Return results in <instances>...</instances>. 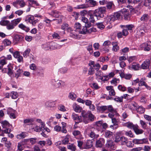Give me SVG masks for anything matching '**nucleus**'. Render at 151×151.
<instances>
[{
    "label": "nucleus",
    "mask_w": 151,
    "mask_h": 151,
    "mask_svg": "<svg viewBox=\"0 0 151 151\" xmlns=\"http://www.w3.org/2000/svg\"><path fill=\"white\" fill-rule=\"evenodd\" d=\"M121 14L119 12H116L113 15L108 16L105 19V23L107 24H111L115 20L119 19L120 18Z\"/></svg>",
    "instance_id": "f257e3e1"
},
{
    "label": "nucleus",
    "mask_w": 151,
    "mask_h": 151,
    "mask_svg": "<svg viewBox=\"0 0 151 151\" xmlns=\"http://www.w3.org/2000/svg\"><path fill=\"white\" fill-rule=\"evenodd\" d=\"M106 11V7H101L96 9L94 11L93 14L98 19H99L104 17V14L105 13Z\"/></svg>",
    "instance_id": "f03ea898"
},
{
    "label": "nucleus",
    "mask_w": 151,
    "mask_h": 151,
    "mask_svg": "<svg viewBox=\"0 0 151 151\" xmlns=\"http://www.w3.org/2000/svg\"><path fill=\"white\" fill-rule=\"evenodd\" d=\"M99 132L97 129L95 128L92 127L90 129V132L88 134L89 136L91 138L93 139H96L99 137V135L98 133Z\"/></svg>",
    "instance_id": "7ed1b4c3"
},
{
    "label": "nucleus",
    "mask_w": 151,
    "mask_h": 151,
    "mask_svg": "<svg viewBox=\"0 0 151 151\" xmlns=\"http://www.w3.org/2000/svg\"><path fill=\"white\" fill-rule=\"evenodd\" d=\"M51 83L52 85L56 88H61L64 86L65 84L64 81L59 80H52Z\"/></svg>",
    "instance_id": "20e7f679"
},
{
    "label": "nucleus",
    "mask_w": 151,
    "mask_h": 151,
    "mask_svg": "<svg viewBox=\"0 0 151 151\" xmlns=\"http://www.w3.org/2000/svg\"><path fill=\"white\" fill-rule=\"evenodd\" d=\"M105 140L103 138L100 137L96 141V147L97 148H101L104 145Z\"/></svg>",
    "instance_id": "39448f33"
},
{
    "label": "nucleus",
    "mask_w": 151,
    "mask_h": 151,
    "mask_svg": "<svg viewBox=\"0 0 151 151\" xmlns=\"http://www.w3.org/2000/svg\"><path fill=\"white\" fill-rule=\"evenodd\" d=\"M120 12L122 14V16H124L125 20H128L130 19V15L129 13L128 10L124 8L121 10Z\"/></svg>",
    "instance_id": "423d86ee"
},
{
    "label": "nucleus",
    "mask_w": 151,
    "mask_h": 151,
    "mask_svg": "<svg viewBox=\"0 0 151 151\" xmlns=\"http://www.w3.org/2000/svg\"><path fill=\"white\" fill-rule=\"evenodd\" d=\"M133 142L135 144H140L146 143L148 142L147 138H144L142 139H134L132 140Z\"/></svg>",
    "instance_id": "0eeeda50"
},
{
    "label": "nucleus",
    "mask_w": 151,
    "mask_h": 151,
    "mask_svg": "<svg viewBox=\"0 0 151 151\" xmlns=\"http://www.w3.org/2000/svg\"><path fill=\"white\" fill-rule=\"evenodd\" d=\"M55 101H46L45 103V107L48 108H51L55 107Z\"/></svg>",
    "instance_id": "6e6552de"
},
{
    "label": "nucleus",
    "mask_w": 151,
    "mask_h": 151,
    "mask_svg": "<svg viewBox=\"0 0 151 151\" xmlns=\"http://www.w3.org/2000/svg\"><path fill=\"white\" fill-rule=\"evenodd\" d=\"M140 47L145 51H148L151 49L150 45L146 43L141 44Z\"/></svg>",
    "instance_id": "1a4fd4ad"
},
{
    "label": "nucleus",
    "mask_w": 151,
    "mask_h": 151,
    "mask_svg": "<svg viewBox=\"0 0 151 151\" xmlns=\"http://www.w3.org/2000/svg\"><path fill=\"white\" fill-rule=\"evenodd\" d=\"M93 146V141L92 140H87L85 143L84 144V147L83 148L84 149H88L91 148Z\"/></svg>",
    "instance_id": "9d476101"
},
{
    "label": "nucleus",
    "mask_w": 151,
    "mask_h": 151,
    "mask_svg": "<svg viewBox=\"0 0 151 151\" xmlns=\"http://www.w3.org/2000/svg\"><path fill=\"white\" fill-rule=\"evenodd\" d=\"M50 43V50H53L55 49H60L62 47V45L54 42H52Z\"/></svg>",
    "instance_id": "9b49d317"
},
{
    "label": "nucleus",
    "mask_w": 151,
    "mask_h": 151,
    "mask_svg": "<svg viewBox=\"0 0 151 151\" xmlns=\"http://www.w3.org/2000/svg\"><path fill=\"white\" fill-rule=\"evenodd\" d=\"M34 19V17L32 16L29 15L28 17L27 18V21L33 25H35L36 23L38 22L37 19L35 20Z\"/></svg>",
    "instance_id": "f8f14e48"
},
{
    "label": "nucleus",
    "mask_w": 151,
    "mask_h": 151,
    "mask_svg": "<svg viewBox=\"0 0 151 151\" xmlns=\"http://www.w3.org/2000/svg\"><path fill=\"white\" fill-rule=\"evenodd\" d=\"M150 18V16L148 14H144L142 16L140 20L142 22H146L148 21Z\"/></svg>",
    "instance_id": "ddd939ff"
},
{
    "label": "nucleus",
    "mask_w": 151,
    "mask_h": 151,
    "mask_svg": "<svg viewBox=\"0 0 151 151\" xmlns=\"http://www.w3.org/2000/svg\"><path fill=\"white\" fill-rule=\"evenodd\" d=\"M97 110L98 112L103 113L107 110L106 106H97Z\"/></svg>",
    "instance_id": "4468645a"
},
{
    "label": "nucleus",
    "mask_w": 151,
    "mask_h": 151,
    "mask_svg": "<svg viewBox=\"0 0 151 151\" xmlns=\"http://www.w3.org/2000/svg\"><path fill=\"white\" fill-rule=\"evenodd\" d=\"M150 61L147 60L144 61L141 65V67L143 69H146L148 68L149 66Z\"/></svg>",
    "instance_id": "2eb2a0df"
},
{
    "label": "nucleus",
    "mask_w": 151,
    "mask_h": 151,
    "mask_svg": "<svg viewBox=\"0 0 151 151\" xmlns=\"http://www.w3.org/2000/svg\"><path fill=\"white\" fill-rule=\"evenodd\" d=\"M134 127V130L137 134H142L143 132L144 131L142 129H139V126L137 125Z\"/></svg>",
    "instance_id": "dca6fc26"
},
{
    "label": "nucleus",
    "mask_w": 151,
    "mask_h": 151,
    "mask_svg": "<svg viewBox=\"0 0 151 151\" xmlns=\"http://www.w3.org/2000/svg\"><path fill=\"white\" fill-rule=\"evenodd\" d=\"M1 124L3 128H6V129L7 128L10 129V127H12L9 123L6 121L2 122Z\"/></svg>",
    "instance_id": "f3484780"
},
{
    "label": "nucleus",
    "mask_w": 151,
    "mask_h": 151,
    "mask_svg": "<svg viewBox=\"0 0 151 151\" xmlns=\"http://www.w3.org/2000/svg\"><path fill=\"white\" fill-rule=\"evenodd\" d=\"M23 37L22 35H15L14 37V41L17 42L21 41L23 39Z\"/></svg>",
    "instance_id": "a211bd4d"
},
{
    "label": "nucleus",
    "mask_w": 151,
    "mask_h": 151,
    "mask_svg": "<svg viewBox=\"0 0 151 151\" xmlns=\"http://www.w3.org/2000/svg\"><path fill=\"white\" fill-rule=\"evenodd\" d=\"M49 14L52 17L56 18L59 17L60 15L59 12L56 10L52 11Z\"/></svg>",
    "instance_id": "6ab92c4d"
},
{
    "label": "nucleus",
    "mask_w": 151,
    "mask_h": 151,
    "mask_svg": "<svg viewBox=\"0 0 151 151\" xmlns=\"http://www.w3.org/2000/svg\"><path fill=\"white\" fill-rule=\"evenodd\" d=\"M27 133L25 132H22L21 134L17 135L16 137L18 139L24 138L27 136Z\"/></svg>",
    "instance_id": "aec40b11"
},
{
    "label": "nucleus",
    "mask_w": 151,
    "mask_h": 151,
    "mask_svg": "<svg viewBox=\"0 0 151 151\" xmlns=\"http://www.w3.org/2000/svg\"><path fill=\"white\" fill-rule=\"evenodd\" d=\"M42 126H38L37 125H36L35 127H33L32 129L34 130V131H35L38 132H40L41 131H42Z\"/></svg>",
    "instance_id": "412c9836"
},
{
    "label": "nucleus",
    "mask_w": 151,
    "mask_h": 151,
    "mask_svg": "<svg viewBox=\"0 0 151 151\" xmlns=\"http://www.w3.org/2000/svg\"><path fill=\"white\" fill-rule=\"evenodd\" d=\"M11 132V129L9 128H7L6 129L2 130L0 131V136H4V133H9Z\"/></svg>",
    "instance_id": "4be33fe9"
},
{
    "label": "nucleus",
    "mask_w": 151,
    "mask_h": 151,
    "mask_svg": "<svg viewBox=\"0 0 151 151\" xmlns=\"http://www.w3.org/2000/svg\"><path fill=\"white\" fill-rule=\"evenodd\" d=\"M50 43H47L43 44L42 46V49L45 50H50Z\"/></svg>",
    "instance_id": "5701e85b"
},
{
    "label": "nucleus",
    "mask_w": 151,
    "mask_h": 151,
    "mask_svg": "<svg viewBox=\"0 0 151 151\" xmlns=\"http://www.w3.org/2000/svg\"><path fill=\"white\" fill-rule=\"evenodd\" d=\"M21 20V18H18L16 19H14L11 21V23L14 24V26H16L19 23Z\"/></svg>",
    "instance_id": "b1692460"
},
{
    "label": "nucleus",
    "mask_w": 151,
    "mask_h": 151,
    "mask_svg": "<svg viewBox=\"0 0 151 151\" xmlns=\"http://www.w3.org/2000/svg\"><path fill=\"white\" fill-rule=\"evenodd\" d=\"M18 27L21 29L27 32H28L29 30V29L28 27H26L22 23L19 24Z\"/></svg>",
    "instance_id": "393cba45"
},
{
    "label": "nucleus",
    "mask_w": 151,
    "mask_h": 151,
    "mask_svg": "<svg viewBox=\"0 0 151 151\" xmlns=\"http://www.w3.org/2000/svg\"><path fill=\"white\" fill-rule=\"evenodd\" d=\"M137 124H134L131 122H127L126 124V126L128 128L130 129H133V130L134 128Z\"/></svg>",
    "instance_id": "a878e982"
},
{
    "label": "nucleus",
    "mask_w": 151,
    "mask_h": 151,
    "mask_svg": "<svg viewBox=\"0 0 151 151\" xmlns=\"http://www.w3.org/2000/svg\"><path fill=\"white\" fill-rule=\"evenodd\" d=\"M2 43L5 46H9L11 44V42L8 39H5L2 42Z\"/></svg>",
    "instance_id": "bb28decb"
},
{
    "label": "nucleus",
    "mask_w": 151,
    "mask_h": 151,
    "mask_svg": "<svg viewBox=\"0 0 151 151\" xmlns=\"http://www.w3.org/2000/svg\"><path fill=\"white\" fill-rule=\"evenodd\" d=\"M128 139L124 137H121V145H126Z\"/></svg>",
    "instance_id": "cd10ccee"
},
{
    "label": "nucleus",
    "mask_w": 151,
    "mask_h": 151,
    "mask_svg": "<svg viewBox=\"0 0 151 151\" xmlns=\"http://www.w3.org/2000/svg\"><path fill=\"white\" fill-rule=\"evenodd\" d=\"M106 147L113 149L114 148V144L111 141L108 142L106 144Z\"/></svg>",
    "instance_id": "c85d7f7f"
},
{
    "label": "nucleus",
    "mask_w": 151,
    "mask_h": 151,
    "mask_svg": "<svg viewBox=\"0 0 151 151\" xmlns=\"http://www.w3.org/2000/svg\"><path fill=\"white\" fill-rule=\"evenodd\" d=\"M113 135V133L109 131H106L105 132V136L107 138L111 137Z\"/></svg>",
    "instance_id": "c756f323"
},
{
    "label": "nucleus",
    "mask_w": 151,
    "mask_h": 151,
    "mask_svg": "<svg viewBox=\"0 0 151 151\" xmlns=\"http://www.w3.org/2000/svg\"><path fill=\"white\" fill-rule=\"evenodd\" d=\"M88 29L85 26L83 27L82 30L79 31V33L80 34H86L88 33Z\"/></svg>",
    "instance_id": "7c9ffc66"
},
{
    "label": "nucleus",
    "mask_w": 151,
    "mask_h": 151,
    "mask_svg": "<svg viewBox=\"0 0 151 151\" xmlns=\"http://www.w3.org/2000/svg\"><path fill=\"white\" fill-rule=\"evenodd\" d=\"M31 50L29 48L27 49L23 53V55L24 58H27Z\"/></svg>",
    "instance_id": "2f4dec72"
},
{
    "label": "nucleus",
    "mask_w": 151,
    "mask_h": 151,
    "mask_svg": "<svg viewBox=\"0 0 151 151\" xmlns=\"http://www.w3.org/2000/svg\"><path fill=\"white\" fill-rule=\"evenodd\" d=\"M22 72L23 70L22 69H19L17 70L15 76V77L17 79L20 76L21 73Z\"/></svg>",
    "instance_id": "473e14b6"
},
{
    "label": "nucleus",
    "mask_w": 151,
    "mask_h": 151,
    "mask_svg": "<svg viewBox=\"0 0 151 151\" xmlns=\"http://www.w3.org/2000/svg\"><path fill=\"white\" fill-rule=\"evenodd\" d=\"M74 110L77 112H80L81 111V108L78 105L75 104L73 106Z\"/></svg>",
    "instance_id": "72a5a7b5"
},
{
    "label": "nucleus",
    "mask_w": 151,
    "mask_h": 151,
    "mask_svg": "<svg viewBox=\"0 0 151 151\" xmlns=\"http://www.w3.org/2000/svg\"><path fill=\"white\" fill-rule=\"evenodd\" d=\"M69 135H67L62 141L63 143L64 144H67L69 141Z\"/></svg>",
    "instance_id": "f704fd0d"
},
{
    "label": "nucleus",
    "mask_w": 151,
    "mask_h": 151,
    "mask_svg": "<svg viewBox=\"0 0 151 151\" xmlns=\"http://www.w3.org/2000/svg\"><path fill=\"white\" fill-rule=\"evenodd\" d=\"M111 44V42L109 40H107L105 41L103 44V46L105 48H107Z\"/></svg>",
    "instance_id": "c9c22d12"
},
{
    "label": "nucleus",
    "mask_w": 151,
    "mask_h": 151,
    "mask_svg": "<svg viewBox=\"0 0 151 151\" xmlns=\"http://www.w3.org/2000/svg\"><path fill=\"white\" fill-rule=\"evenodd\" d=\"M88 117L90 121L93 122L96 119V117H95L94 115L91 113L89 114Z\"/></svg>",
    "instance_id": "e433bc0d"
},
{
    "label": "nucleus",
    "mask_w": 151,
    "mask_h": 151,
    "mask_svg": "<svg viewBox=\"0 0 151 151\" xmlns=\"http://www.w3.org/2000/svg\"><path fill=\"white\" fill-rule=\"evenodd\" d=\"M88 7V5L85 4H83L78 5L77 6V8L78 9H85L87 8Z\"/></svg>",
    "instance_id": "4c0bfd02"
},
{
    "label": "nucleus",
    "mask_w": 151,
    "mask_h": 151,
    "mask_svg": "<svg viewBox=\"0 0 151 151\" xmlns=\"http://www.w3.org/2000/svg\"><path fill=\"white\" fill-rule=\"evenodd\" d=\"M10 96L13 99H16L18 96V95L17 92L15 91H12L11 92Z\"/></svg>",
    "instance_id": "58836bf2"
},
{
    "label": "nucleus",
    "mask_w": 151,
    "mask_h": 151,
    "mask_svg": "<svg viewBox=\"0 0 151 151\" xmlns=\"http://www.w3.org/2000/svg\"><path fill=\"white\" fill-rule=\"evenodd\" d=\"M118 88L119 90L123 92L126 90V88L124 85H119L118 86Z\"/></svg>",
    "instance_id": "ea45409f"
},
{
    "label": "nucleus",
    "mask_w": 151,
    "mask_h": 151,
    "mask_svg": "<svg viewBox=\"0 0 151 151\" xmlns=\"http://www.w3.org/2000/svg\"><path fill=\"white\" fill-rule=\"evenodd\" d=\"M96 25L98 28L101 30L104 29L105 27L104 25L102 22H99L96 23Z\"/></svg>",
    "instance_id": "a19ab883"
},
{
    "label": "nucleus",
    "mask_w": 151,
    "mask_h": 151,
    "mask_svg": "<svg viewBox=\"0 0 151 151\" xmlns=\"http://www.w3.org/2000/svg\"><path fill=\"white\" fill-rule=\"evenodd\" d=\"M10 23L8 20H2L0 22V24L1 25H6Z\"/></svg>",
    "instance_id": "79ce46f5"
},
{
    "label": "nucleus",
    "mask_w": 151,
    "mask_h": 151,
    "mask_svg": "<svg viewBox=\"0 0 151 151\" xmlns=\"http://www.w3.org/2000/svg\"><path fill=\"white\" fill-rule=\"evenodd\" d=\"M23 144L21 143H18L17 148L18 150L19 151H22L24 149L23 147Z\"/></svg>",
    "instance_id": "37998d69"
},
{
    "label": "nucleus",
    "mask_w": 151,
    "mask_h": 151,
    "mask_svg": "<svg viewBox=\"0 0 151 151\" xmlns=\"http://www.w3.org/2000/svg\"><path fill=\"white\" fill-rule=\"evenodd\" d=\"M137 110V111L140 114L143 113L145 111V109L142 106H139L138 107Z\"/></svg>",
    "instance_id": "c03bdc74"
},
{
    "label": "nucleus",
    "mask_w": 151,
    "mask_h": 151,
    "mask_svg": "<svg viewBox=\"0 0 151 151\" xmlns=\"http://www.w3.org/2000/svg\"><path fill=\"white\" fill-rule=\"evenodd\" d=\"M34 120L33 119H27L24 120V124H27L32 123L34 122Z\"/></svg>",
    "instance_id": "a18cd8bd"
},
{
    "label": "nucleus",
    "mask_w": 151,
    "mask_h": 151,
    "mask_svg": "<svg viewBox=\"0 0 151 151\" xmlns=\"http://www.w3.org/2000/svg\"><path fill=\"white\" fill-rule=\"evenodd\" d=\"M77 142L78 146L80 149L82 150L84 149V148H83L84 147V144H83V142L82 141H78Z\"/></svg>",
    "instance_id": "49530a36"
},
{
    "label": "nucleus",
    "mask_w": 151,
    "mask_h": 151,
    "mask_svg": "<svg viewBox=\"0 0 151 151\" xmlns=\"http://www.w3.org/2000/svg\"><path fill=\"white\" fill-rule=\"evenodd\" d=\"M73 134L74 136H80L81 135V132L78 130H74L73 132Z\"/></svg>",
    "instance_id": "de8ad7c7"
},
{
    "label": "nucleus",
    "mask_w": 151,
    "mask_h": 151,
    "mask_svg": "<svg viewBox=\"0 0 151 151\" xmlns=\"http://www.w3.org/2000/svg\"><path fill=\"white\" fill-rule=\"evenodd\" d=\"M18 4H19L21 7H23L26 5L25 3L23 0H18Z\"/></svg>",
    "instance_id": "09e8293b"
},
{
    "label": "nucleus",
    "mask_w": 151,
    "mask_h": 151,
    "mask_svg": "<svg viewBox=\"0 0 151 151\" xmlns=\"http://www.w3.org/2000/svg\"><path fill=\"white\" fill-rule=\"evenodd\" d=\"M95 70L93 67L91 66L90 67L88 70V74L90 75H92L94 73Z\"/></svg>",
    "instance_id": "8fccbe9b"
},
{
    "label": "nucleus",
    "mask_w": 151,
    "mask_h": 151,
    "mask_svg": "<svg viewBox=\"0 0 151 151\" xmlns=\"http://www.w3.org/2000/svg\"><path fill=\"white\" fill-rule=\"evenodd\" d=\"M145 33V30L143 28L140 29L137 32L138 34L140 36L143 35Z\"/></svg>",
    "instance_id": "3c124183"
},
{
    "label": "nucleus",
    "mask_w": 151,
    "mask_h": 151,
    "mask_svg": "<svg viewBox=\"0 0 151 151\" xmlns=\"http://www.w3.org/2000/svg\"><path fill=\"white\" fill-rule=\"evenodd\" d=\"M139 68V64H134L132 66V68L135 70H138Z\"/></svg>",
    "instance_id": "603ef678"
},
{
    "label": "nucleus",
    "mask_w": 151,
    "mask_h": 151,
    "mask_svg": "<svg viewBox=\"0 0 151 151\" xmlns=\"http://www.w3.org/2000/svg\"><path fill=\"white\" fill-rule=\"evenodd\" d=\"M76 95L73 93H70L69 94L68 97L72 100H74L76 98Z\"/></svg>",
    "instance_id": "864d4df0"
},
{
    "label": "nucleus",
    "mask_w": 151,
    "mask_h": 151,
    "mask_svg": "<svg viewBox=\"0 0 151 151\" xmlns=\"http://www.w3.org/2000/svg\"><path fill=\"white\" fill-rule=\"evenodd\" d=\"M106 108L107 110L111 112H112L114 111V110L111 105H110L106 106Z\"/></svg>",
    "instance_id": "5fc2aeb1"
},
{
    "label": "nucleus",
    "mask_w": 151,
    "mask_h": 151,
    "mask_svg": "<svg viewBox=\"0 0 151 151\" xmlns=\"http://www.w3.org/2000/svg\"><path fill=\"white\" fill-rule=\"evenodd\" d=\"M37 140V138L36 137L30 138L28 139L31 144L32 145L35 143Z\"/></svg>",
    "instance_id": "6e6d98bb"
},
{
    "label": "nucleus",
    "mask_w": 151,
    "mask_h": 151,
    "mask_svg": "<svg viewBox=\"0 0 151 151\" xmlns=\"http://www.w3.org/2000/svg\"><path fill=\"white\" fill-rule=\"evenodd\" d=\"M103 81H108L109 79L108 76H103L101 78H99Z\"/></svg>",
    "instance_id": "4d7b16f0"
},
{
    "label": "nucleus",
    "mask_w": 151,
    "mask_h": 151,
    "mask_svg": "<svg viewBox=\"0 0 151 151\" xmlns=\"http://www.w3.org/2000/svg\"><path fill=\"white\" fill-rule=\"evenodd\" d=\"M83 121V119L81 116H78L76 120L75 121V124H78L79 123Z\"/></svg>",
    "instance_id": "13d9d810"
},
{
    "label": "nucleus",
    "mask_w": 151,
    "mask_h": 151,
    "mask_svg": "<svg viewBox=\"0 0 151 151\" xmlns=\"http://www.w3.org/2000/svg\"><path fill=\"white\" fill-rule=\"evenodd\" d=\"M112 122L113 123V125H112L110 126V127L111 128H112L113 129H114V126H117V124L116 123V120L115 118H112L111 119Z\"/></svg>",
    "instance_id": "bf43d9fd"
},
{
    "label": "nucleus",
    "mask_w": 151,
    "mask_h": 151,
    "mask_svg": "<svg viewBox=\"0 0 151 151\" xmlns=\"http://www.w3.org/2000/svg\"><path fill=\"white\" fill-rule=\"evenodd\" d=\"M89 3L91 6L92 7L95 6L97 5L96 1L93 0H91Z\"/></svg>",
    "instance_id": "052dcab7"
},
{
    "label": "nucleus",
    "mask_w": 151,
    "mask_h": 151,
    "mask_svg": "<svg viewBox=\"0 0 151 151\" xmlns=\"http://www.w3.org/2000/svg\"><path fill=\"white\" fill-rule=\"evenodd\" d=\"M36 121L38 123H40L41 125L42 126V127L44 128L45 124L44 122H42V120L40 119H36Z\"/></svg>",
    "instance_id": "680f3d73"
},
{
    "label": "nucleus",
    "mask_w": 151,
    "mask_h": 151,
    "mask_svg": "<svg viewBox=\"0 0 151 151\" xmlns=\"http://www.w3.org/2000/svg\"><path fill=\"white\" fill-rule=\"evenodd\" d=\"M74 28L76 29H80L81 28V25L79 23H76L74 26Z\"/></svg>",
    "instance_id": "e2e57ef3"
},
{
    "label": "nucleus",
    "mask_w": 151,
    "mask_h": 151,
    "mask_svg": "<svg viewBox=\"0 0 151 151\" xmlns=\"http://www.w3.org/2000/svg\"><path fill=\"white\" fill-rule=\"evenodd\" d=\"M140 122L141 125L142 126V128L144 129H146L147 127L146 123L144 121L142 120L140 121Z\"/></svg>",
    "instance_id": "0e129e2a"
},
{
    "label": "nucleus",
    "mask_w": 151,
    "mask_h": 151,
    "mask_svg": "<svg viewBox=\"0 0 151 151\" xmlns=\"http://www.w3.org/2000/svg\"><path fill=\"white\" fill-rule=\"evenodd\" d=\"M81 115L83 118H86L88 117V115L87 112L84 110L81 111Z\"/></svg>",
    "instance_id": "69168bd1"
},
{
    "label": "nucleus",
    "mask_w": 151,
    "mask_h": 151,
    "mask_svg": "<svg viewBox=\"0 0 151 151\" xmlns=\"http://www.w3.org/2000/svg\"><path fill=\"white\" fill-rule=\"evenodd\" d=\"M8 71L7 73L10 76L11 78L12 77L14 76H12V75L13 74V72L12 70V68H8Z\"/></svg>",
    "instance_id": "338daca9"
},
{
    "label": "nucleus",
    "mask_w": 151,
    "mask_h": 151,
    "mask_svg": "<svg viewBox=\"0 0 151 151\" xmlns=\"http://www.w3.org/2000/svg\"><path fill=\"white\" fill-rule=\"evenodd\" d=\"M58 109L60 111H66V109L65 108V106L62 105L58 106Z\"/></svg>",
    "instance_id": "774afa93"
}]
</instances>
